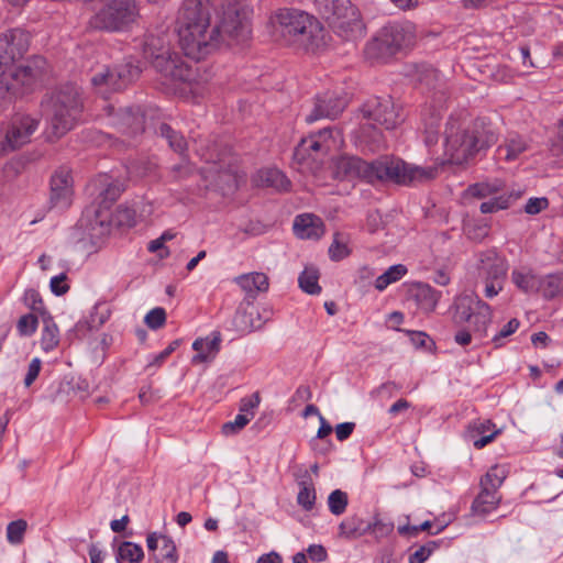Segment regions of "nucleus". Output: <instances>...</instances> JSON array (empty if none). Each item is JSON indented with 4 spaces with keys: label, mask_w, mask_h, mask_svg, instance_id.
Returning <instances> with one entry per match:
<instances>
[{
    "label": "nucleus",
    "mask_w": 563,
    "mask_h": 563,
    "mask_svg": "<svg viewBox=\"0 0 563 563\" xmlns=\"http://www.w3.org/2000/svg\"><path fill=\"white\" fill-rule=\"evenodd\" d=\"M47 118V136L59 139L81 120L84 101L80 89L65 84L55 89L42 102Z\"/></svg>",
    "instance_id": "nucleus-5"
},
{
    "label": "nucleus",
    "mask_w": 563,
    "mask_h": 563,
    "mask_svg": "<svg viewBox=\"0 0 563 563\" xmlns=\"http://www.w3.org/2000/svg\"><path fill=\"white\" fill-rule=\"evenodd\" d=\"M361 117L364 121L360 129V137L366 142L371 151L384 145V135L379 128L394 130L404 122L401 106L390 97L372 98L361 107Z\"/></svg>",
    "instance_id": "nucleus-6"
},
{
    "label": "nucleus",
    "mask_w": 563,
    "mask_h": 563,
    "mask_svg": "<svg viewBox=\"0 0 563 563\" xmlns=\"http://www.w3.org/2000/svg\"><path fill=\"white\" fill-rule=\"evenodd\" d=\"M141 68L132 60L118 65L114 68L102 66L91 76V85L104 98L110 92L124 89L130 82L139 77Z\"/></svg>",
    "instance_id": "nucleus-12"
},
{
    "label": "nucleus",
    "mask_w": 563,
    "mask_h": 563,
    "mask_svg": "<svg viewBox=\"0 0 563 563\" xmlns=\"http://www.w3.org/2000/svg\"><path fill=\"white\" fill-rule=\"evenodd\" d=\"M40 120L31 115L15 117L9 126L5 139L0 143V153L13 151L26 144L31 140V135L38 128Z\"/></svg>",
    "instance_id": "nucleus-16"
},
{
    "label": "nucleus",
    "mask_w": 563,
    "mask_h": 563,
    "mask_svg": "<svg viewBox=\"0 0 563 563\" xmlns=\"http://www.w3.org/2000/svg\"><path fill=\"white\" fill-rule=\"evenodd\" d=\"M73 178L68 170L55 172L51 178L49 203L52 208L66 209L71 205Z\"/></svg>",
    "instance_id": "nucleus-19"
},
{
    "label": "nucleus",
    "mask_w": 563,
    "mask_h": 563,
    "mask_svg": "<svg viewBox=\"0 0 563 563\" xmlns=\"http://www.w3.org/2000/svg\"><path fill=\"white\" fill-rule=\"evenodd\" d=\"M520 197V194H501L499 196H495L492 199L482 202L479 209L482 213H493L497 212L499 210H504L509 208L512 201L518 199Z\"/></svg>",
    "instance_id": "nucleus-36"
},
{
    "label": "nucleus",
    "mask_w": 563,
    "mask_h": 563,
    "mask_svg": "<svg viewBox=\"0 0 563 563\" xmlns=\"http://www.w3.org/2000/svg\"><path fill=\"white\" fill-rule=\"evenodd\" d=\"M254 183L258 187L273 188L275 190H287L290 186V181L277 168H266L260 170L254 177Z\"/></svg>",
    "instance_id": "nucleus-28"
},
{
    "label": "nucleus",
    "mask_w": 563,
    "mask_h": 563,
    "mask_svg": "<svg viewBox=\"0 0 563 563\" xmlns=\"http://www.w3.org/2000/svg\"><path fill=\"white\" fill-rule=\"evenodd\" d=\"M529 148L527 140L518 133H508L503 144L496 150L497 158L500 161H516L522 153Z\"/></svg>",
    "instance_id": "nucleus-23"
},
{
    "label": "nucleus",
    "mask_w": 563,
    "mask_h": 563,
    "mask_svg": "<svg viewBox=\"0 0 563 563\" xmlns=\"http://www.w3.org/2000/svg\"><path fill=\"white\" fill-rule=\"evenodd\" d=\"M452 309V321L455 325L471 321L473 333L478 338L486 336L493 319V310L488 303L476 295H463L455 299Z\"/></svg>",
    "instance_id": "nucleus-11"
},
{
    "label": "nucleus",
    "mask_w": 563,
    "mask_h": 563,
    "mask_svg": "<svg viewBox=\"0 0 563 563\" xmlns=\"http://www.w3.org/2000/svg\"><path fill=\"white\" fill-rule=\"evenodd\" d=\"M538 292L547 299H552L563 295V273L549 274L540 277Z\"/></svg>",
    "instance_id": "nucleus-33"
},
{
    "label": "nucleus",
    "mask_w": 563,
    "mask_h": 563,
    "mask_svg": "<svg viewBox=\"0 0 563 563\" xmlns=\"http://www.w3.org/2000/svg\"><path fill=\"white\" fill-rule=\"evenodd\" d=\"M347 494L341 489H334L328 497V507L332 515H342L347 507Z\"/></svg>",
    "instance_id": "nucleus-44"
},
{
    "label": "nucleus",
    "mask_w": 563,
    "mask_h": 563,
    "mask_svg": "<svg viewBox=\"0 0 563 563\" xmlns=\"http://www.w3.org/2000/svg\"><path fill=\"white\" fill-rule=\"evenodd\" d=\"M93 186L99 190L100 205L104 208H109L124 190L121 184L112 181L107 175L99 176Z\"/></svg>",
    "instance_id": "nucleus-27"
},
{
    "label": "nucleus",
    "mask_w": 563,
    "mask_h": 563,
    "mask_svg": "<svg viewBox=\"0 0 563 563\" xmlns=\"http://www.w3.org/2000/svg\"><path fill=\"white\" fill-rule=\"evenodd\" d=\"M144 558V552L141 545L124 541L120 544L117 554L118 563L129 562L139 563Z\"/></svg>",
    "instance_id": "nucleus-37"
},
{
    "label": "nucleus",
    "mask_w": 563,
    "mask_h": 563,
    "mask_svg": "<svg viewBox=\"0 0 563 563\" xmlns=\"http://www.w3.org/2000/svg\"><path fill=\"white\" fill-rule=\"evenodd\" d=\"M550 151L554 156L563 154V131L558 132V135L551 142Z\"/></svg>",
    "instance_id": "nucleus-63"
},
{
    "label": "nucleus",
    "mask_w": 563,
    "mask_h": 563,
    "mask_svg": "<svg viewBox=\"0 0 563 563\" xmlns=\"http://www.w3.org/2000/svg\"><path fill=\"white\" fill-rule=\"evenodd\" d=\"M507 470L501 465L492 466L485 476L481 479V487H486L488 489H494L498 492V488L503 485L505 478L507 477Z\"/></svg>",
    "instance_id": "nucleus-39"
},
{
    "label": "nucleus",
    "mask_w": 563,
    "mask_h": 563,
    "mask_svg": "<svg viewBox=\"0 0 563 563\" xmlns=\"http://www.w3.org/2000/svg\"><path fill=\"white\" fill-rule=\"evenodd\" d=\"M161 539V552L164 560L167 563H176L177 561V550L174 541L166 536H159Z\"/></svg>",
    "instance_id": "nucleus-51"
},
{
    "label": "nucleus",
    "mask_w": 563,
    "mask_h": 563,
    "mask_svg": "<svg viewBox=\"0 0 563 563\" xmlns=\"http://www.w3.org/2000/svg\"><path fill=\"white\" fill-rule=\"evenodd\" d=\"M42 362L38 357H34L27 367L26 375L24 377V386L30 387L35 379L38 377V374L41 372Z\"/></svg>",
    "instance_id": "nucleus-57"
},
{
    "label": "nucleus",
    "mask_w": 563,
    "mask_h": 563,
    "mask_svg": "<svg viewBox=\"0 0 563 563\" xmlns=\"http://www.w3.org/2000/svg\"><path fill=\"white\" fill-rule=\"evenodd\" d=\"M144 57L165 78L174 81H187L191 78L190 67L159 36H148L144 43Z\"/></svg>",
    "instance_id": "nucleus-9"
},
{
    "label": "nucleus",
    "mask_w": 563,
    "mask_h": 563,
    "mask_svg": "<svg viewBox=\"0 0 563 563\" xmlns=\"http://www.w3.org/2000/svg\"><path fill=\"white\" fill-rule=\"evenodd\" d=\"M507 272V260L495 251L479 254L478 275L485 285L484 294L487 298H494L503 290Z\"/></svg>",
    "instance_id": "nucleus-13"
},
{
    "label": "nucleus",
    "mask_w": 563,
    "mask_h": 563,
    "mask_svg": "<svg viewBox=\"0 0 563 563\" xmlns=\"http://www.w3.org/2000/svg\"><path fill=\"white\" fill-rule=\"evenodd\" d=\"M347 99L338 92L327 91L316 97L311 112L306 117L308 123L320 119H335L343 112Z\"/></svg>",
    "instance_id": "nucleus-17"
},
{
    "label": "nucleus",
    "mask_w": 563,
    "mask_h": 563,
    "mask_svg": "<svg viewBox=\"0 0 563 563\" xmlns=\"http://www.w3.org/2000/svg\"><path fill=\"white\" fill-rule=\"evenodd\" d=\"M520 325V322L514 318L509 320L501 329L500 331L494 335L493 343L495 344V347H500L503 345V339H506L514 334Z\"/></svg>",
    "instance_id": "nucleus-53"
},
{
    "label": "nucleus",
    "mask_w": 563,
    "mask_h": 563,
    "mask_svg": "<svg viewBox=\"0 0 563 563\" xmlns=\"http://www.w3.org/2000/svg\"><path fill=\"white\" fill-rule=\"evenodd\" d=\"M260 401L261 399L258 394H253L250 397L242 398L240 402L239 413H246L250 416V419L252 420L255 416L254 410L255 408L258 407Z\"/></svg>",
    "instance_id": "nucleus-54"
},
{
    "label": "nucleus",
    "mask_w": 563,
    "mask_h": 563,
    "mask_svg": "<svg viewBox=\"0 0 563 563\" xmlns=\"http://www.w3.org/2000/svg\"><path fill=\"white\" fill-rule=\"evenodd\" d=\"M18 331L21 335H32L37 329V318L32 314H24L18 321Z\"/></svg>",
    "instance_id": "nucleus-50"
},
{
    "label": "nucleus",
    "mask_w": 563,
    "mask_h": 563,
    "mask_svg": "<svg viewBox=\"0 0 563 563\" xmlns=\"http://www.w3.org/2000/svg\"><path fill=\"white\" fill-rule=\"evenodd\" d=\"M442 292L432 288L429 284L416 283L409 288V298L423 312H432L441 298Z\"/></svg>",
    "instance_id": "nucleus-22"
},
{
    "label": "nucleus",
    "mask_w": 563,
    "mask_h": 563,
    "mask_svg": "<svg viewBox=\"0 0 563 563\" xmlns=\"http://www.w3.org/2000/svg\"><path fill=\"white\" fill-rule=\"evenodd\" d=\"M512 284L525 294L538 292L540 277L531 268L518 267L511 272Z\"/></svg>",
    "instance_id": "nucleus-29"
},
{
    "label": "nucleus",
    "mask_w": 563,
    "mask_h": 563,
    "mask_svg": "<svg viewBox=\"0 0 563 563\" xmlns=\"http://www.w3.org/2000/svg\"><path fill=\"white\" fill-rule=\"evenodd\" d=\"M159 134L165 137L170 148L179 154H184L187 150V143L181 134L174 131L169 125L162 124L159 126Z\"/></svg>",
    "instance_id": "nucleus-41"
},
{
    "label": "nucleus",
    "mask_w": 563,
    "mask_h": 563,
    "mask_svg": "<svg viewBox=\"0 0 563 563\" xmlns=\"http://www.w3.org/2000/svg\"><path fill=\"white\" fill-rule=\"evenodd\" d=\"M165 321L166 312L165 309L161 307L150 310L144 318L145 324L152 330H157L162 328Z\"/></svg>",
    "instance_id": "nucleus-47"
},
{
    "label": "nucleus",
    "mask_w": 563,
    "mask_h": 563,
    "mask_svg": "<svg viewBox=\"0 0 563 563\" xmlns=\"http://www.w3.org/2000/svg\"><path fill=\"white\" fill-rule=\"evenodd\" d=\"M59 343V331L55 323L45 321L42 331L41 345L45 352L54 350Z\"/></svg>",
    "instance_id": "nucleus-42"
},
{
    "label": "nucleus",
    "mask_w": 563,
    "mask_h": 563,
    "mask_svg": "<svg viewBox=\"0 0 563 563\" xmlns=\"http://www.w3.org/2000/svg\"><path fill=\"white\" fill-rule=\"evenodd\" d=\"M44 65L45 60L36 57L26 65L10 64L0 69V112L34 88L42 79Z\"/></svg>",
    "instance_id": "nucleus-7"
},
{
    "label": "nucleus",
    "mask_w": 563,
    "mask_h": 563,
    "mask_svg": "<svg viewBox=\"0 0 563 563\" xmlns=\"http://www.w3.org/2000/svg\"><path fill=\"white\" fill-rule=\"evenodd\" d=\"M500 501V495L494 489L482 487L479 494L472 504V510L476 515H487L495 510Z\"/></svg>",
    "instance_id": "nucleus-31"
},
{
    "label": "nucleus",
    "mask_w": 563,
    "mask_h": 563,
    "mask_svg": "<svg viewBox=\"0 0 563 563\" xmlns=\"http://www.w3.org/2000/svg\"><path fill=\"white\" fill-rule=\"evenodd\" d=\"M176 23L179 45L195 60L205 58L223 42L238 44L251 35L249 9L241 0H225L220 23L213 26L206 1L184 0Z\"/></svg>",
    "instance_id": "nucleus-1"
},
{
    "label": "nucleus",
    "mask_w": 563,
    "mask_h": 563,
    "mask_svg": "<svg viewBox=\"0 0 563 563\" xmlns=\"http://www.w3.org/2000/svg\"><path fill=\"white\" fill-rule=\"evenodd\" d=\"M413 79L429 90H434L433 102L442 101L444 97V82L440 73L431 65L420 64L415 67Z\"/></svg>",
    "instance_id": "nucleus-20"
},
{
    "label": "nucleus",
    "mask_w": 563,
    "mask_h": 563,
    "mask_svg": "<svg viewBox=\"0 0 563 563\" xmlns=\"http://www.w3.org/2000/svg\"><path fill=\"white\" fill-rule=\"evenodd\" d=\"M504 189V181L500 179L485 180L473 184L466 189V194L471 197L484 199L495 196Z\"/></svg>",
    "instance_id": "nucleus-34"
},
{
    "label": "nucleus",
    "mask_w": 563,
    "mask_h": 563,
    "mask_svg": "<svg viewBox=\"0 0 563 563\" xmlns=\"http://www.w3.org/2000/svg\"><path fill=\"white\" fill-rule=\"evenodd\" d=\"M498 140L483 119L467 121L450 118L445 129L444 154L452 164H464L485 152Z\"/></svg>",
    "instance_id": "nucleus-3"
},
{
    "label": "nucleus",
    "mask_w": 563,
    "mask_h": 563,
    "mask_svg": "<svg viewBox=\"0 0 563 563\" xmlns=\"http://www.w3.org/2000/svg\"><path fill=\"white\" fill-rule=\"evenodd\" d=\"M49 288L56 296L65 295L69 290V285L67 284V275L62 273L52 277L49 282Z\"/></svg>",
    "instance_id": "nucleus-55"
},
{
    "label": "nucleus",
    "mask_w": 563,
    "mask_h": 563,
    "mask_svg": "<svg viewBox=\"0 0 563 563\" xmlns=\"http://www.w3.org/2000/svg\"><path fill=\"white\" fill-rule=\"evenodd\" d=\"M179 341L175 340L163 350L161 353L153 356L152 361L148 363V366H159L178 347Z\"/></svg>",
    "instance_id": "nucleus-58"
},
{
    "label": "nucleus",
    "mask_w": 563,
    "mask_h": 563,
    "mask_svg": "<svg viewBox=\"0 0 563 563\" xmlns=\"http://www.w3.org/2000/svg\"><path fill=\"white\" fill-rule=\"evenodd\" d=\"M27 523L23 519L11 521L7 527V540L11 544H20L23 541Z\"/></svg>",
    "instance_id": "nucleus-46"
},
{
    "label": "nucleus",
    "mask_w": 563,
    "mask_h": 563,
    "mask_svg": "<svg viewBox=\"0 0 563 563\" xmlns=\"http://www.w3.org/2000/svg\"><path fill=\"white\" fill-rule=\"evenodd\" d=\"M298 486L297 503L302 509L310 511L314 507L317 495L314 484L307 471L298 482Z\"/></svg>",
    "instance_id": "nucleus-32"
},
{
    "label": "nucleus",
    "mask_w": 563,
    "mask_h": 563,
    "mask_svg": "<svg viewBox=\"0 0 563 563\" xmlns=\"http://www.w3.org/2000/svg\"><path fill=\"white\" fill-rule=\"evenodd\" d=\"M236 284L250 296L254 297L268 289V278L264 273H249L235 278Z\"/></svg>",
    "instance_id": "nucleus-30"
},
{
    "label": "nucleus",
    "mask_w": 563,
    "mask_h": 563,
    "mask_svg": "<svg viewBox=\"0 0 563 563\" xmlns=\"http://www.w3.org/2000/svg\"><path fill=\"white\" fill-rule=\"evenodd\" d=\"M251 421L250 416L246 413H238L234 420L229 421L222 426V433L232 435L241 431Z\"/></svg>",
    "instance_id": "nucleus-48"
},
{
    "label": "nucleus",
    "mask_w": 563,
    "mask_h": 563,
    "mask_svg": "<svg viewBox=\"0 0 563 563\" xmlns=\"http://www.w3.org/2000/svg\"><path fill=\"white\" fill-rule=\"evenodd\" d=\"M408 269L402 264L390 266L386 272L379 275L375 280V288L379 291L385 290L389 285L400 280Z\"/></svg>",
    "instance_id": "nucleus-35"
},
{
    "label": "nucleus",
    "mask_w": 563,
    "mask_h": 563,
    "mask_svg": "<svg viewBox=\"0 0 563 563\" xmlns=\"http://www.w3.org/2000/svg\"><path fill=\"white\" fill-rule=\"evenodd\" d=\"M317 12L330 25L339 30H346L360 22V13L350 0H312Z\"/></svg>",
    "instance_id": "nucleus-14"
},
{
    "label": "nucleus",
    "mask_w": 563,
    "mask_h": 563,
    "mask_svg": "<svg viewBox=\"0 0 563 563\" xmlns=\"http://www.w3.org/2000/svg\"><path fill=\"white\" fill-rule=\"evenodd\" d=\"M272 22L276 31L289 43L298 44L307 51L316 52L327 45V32L312 14L295 9H278Z\"/></svg>",
    "instance_id": "nucleus-4"
},
{
    "label": "nucleus",
    "mask_w": 563,
    "mask_h": 563,
    "mask_svg": "<svg viewBox=\"0 0 563 563\" xmlns=\"http://www.w3.org/2000/svg\"><path fill=\"white\" fill-rule=\"evenodd\" d=\"M350 254L346 238L341 233H335L333 242L329 247V255L333 261H341Z\"/></svg>",
    "instance_id": "nucleus-45"
},
{
    "label": "nucleus",
    "mask_w": 563,
    "mask_h": 563,
    "mask_svg": "<svg viewBox=\"0 0 563 563\" xmlns=\"http://www.w3.org/2000/svg\"><path fill=\"white\" fill-rule=\"evenodd\" d=\"M318 280L319 273L313 267H306L298 278L299 287L309 295H319L321 292Z\"/></svg>",
    "instance_id": "nucleus-38"
},
{
    "label": "nucleus",
    "mask_w": 563,
    "mask_h": 563,
    "mask_svg": "<svg viewBox=\"0 0 563 563\" xmlns=\"http://www.w3.org/2000/svg\"><path fill=\"white\" fill-rule=\"evenodd\" d=\"M340 536L346 539H354L364 532V521L356 517H349L339 525Z\"/></svg>",
    "instance_id": "nucleus-40"
},
{
    "label": "nucleus",
    "mask_w": 563,
    "mask_h": 563,
    "mask_svg": "<svg viewBox=\"0 0 563 563\" xmlns=\"http://www.w3.org/2000/svg\"><path fill=\"white\" fill-rule=\"evenodd\" d=\"M294 231L300 239H319L323 234V227L318 217L305 213L295 218Z\"/></svg>",
    "instance_id": "nucleus-25"
},
{
    "label": "nucleus",
    "mask_w": 563,
    "mask_h": 563,
    "mask_svg": "<svg viewBox=\"0 0 563 563\" xmlns=\"http://www.w3.org/2000/svg\"><path fill=\"white\" fill-rule=\"evenodd\" d=\"M437 168L407 164L400 158L380 157L366 162L356 156H341L334 163L339 179H361L368 184L393 181L398 185H416L435 177Z\"/></svg>",
    "instance_id": "nucleus-2"
},
{
    "label": "nucleus",
    "mask_w": 563,
    "mask_h": 563,
    "mask_svg": "<svg viewBox=\"0 0 563 563\" xmlns=\"http://www.w3.org/2000/svg\"><path fill=\"white\" fill-rule=\"evenodd\" d=\"M432 523L431 521H424L420 526H406L402 528H399V532L401 534H409L412 537H416L420 531H427L431 528Z\"/></svg>",
    "instance_id": "nucleus-61"
},
{
    "label": "nucleus",
    "mask_w": 563,
    "mask_h": 563,
    "mask_svg": "<svg viewBox=\"0 0 563 563\" xmlns=\"http://www.w3.org/2000/svg\"><path fill=\"white\" fill-rule=\"evenodd\" d=\"M454 341L461 346H466L472 342V333L466 329H460L454 335Z\"/></svg>",
    "instance_id": "nucleus-64"
},
{
    "label": "nucleus",
    "mask_w": 563,
    "mask_h": 563,
    "mask_svg": "<svg viewBox=\"0 0 563 563\" xmlns=\"http://www.w3.org/2000/svg\"><path fill=\"white\" fill-rule=\"evenodd\" d=\"M30 36L24 30L12 29L0 34V69L15 64L27 51Z\"/></svg>",
    "instance_id": "nucleus-15"
},
{
    "label": "nucleus",
    "mask_w": 563,
    "mask_h": 563,
    "mask_svg": "<svg viewBox=\"0 0 563 563\" xmlns=\"http://www.w3.org/2000/svg\"><path fill=\"white\" fill-rule=\"evenodd\" d=\"M355 429L354 422H343L335 427V435L339 441H345Z\"/></svg>",
    "instance_id": "nucleus-59"
},
{
    "label": "nucleus",
    "mask_w": 563,
    "mask_h": 563,
    "mask_svg": "<svg viewBox=\"0 0 563 563\" xmlns=\"http://www.w3.org/2000/svg\"><path fill=\"white\" fill-rule=\"evenodd\" d=\"M437 548V541L427 542L410 554L409 563H424Z\"/></svg>",
    "instance_id": "nucleus-49"
},
{
    "label": "nucleus",
    "mask_w": 563,
    "mask_h": 563,
    "mask_svg": "<svg viewBox=\"0 0 563 563\" xmlns=\"http://www.w3.org/2000/svg\"><path fill=\"white\" fill-rule=\"evenodd\" d=\"M307 553L314 562H322L327 559L328 554L325 549L320 544H311L307 549Z\"/></svg>",
    "instance_id": "nucleus-60"
},
{
    "label": "nucleus",
    "mask_w": 563,
    "mask_h": 563,
    "mask_svg": "<svg viewBox=\"0 0 563 563\" xmlns=\"http://www.w3.org/2000/svg\"><path fill=\"white\" fill-rule=\"evenodd\" d=\"M427 113H423V121H424V143L428 146H431L438 142V135H439V128H440V121H441V113L440 110L432 113L431 119L428 121L426 118Z\"/></svg>",
    "instance_id": "nucleus-43"
},
{
    "label": "nucleus",
    "mask_w": 563,
    "mask_h": 563,
    "mask_svg": "<svg viewBox=\"0 0 563 563\" xmlns=\"http://www.w3.org/2000/svg\"><path fill=\"white\" fill-rule=\"evenodd\" d=\"M548 206L549 201L544 197L530 198L525 206V211L528 214H538L542 210L547 209Z\"/></svg>",
    "instance_id": "nucleus-56"
},
{
    "label": "nucleus",
    "mask_w": 563,
    "mask_h": 563,
    "mask_svg": "<svg viewBox=\"0 0 563 563\" xmlns=\"http://www.w3.org/2000/svg\"><path fill=\"white\" fill-rule=\"evenodd\" d=\"M90 563H103L104 553L96 543L91 544L88 550Z\"/></svg>",
    "instance_id": "nucleus-62"
},
{
    "label": "nucleus",
    "mask_w": 563,
    "mask_h": 563,
    "mask_svg": "<svg viewBox=\"0 0 563 563\" xmlns=\"http://www.w3.org/2000/svg\"><path fill=\"white\" fill-rule=\"evenodd\" d=\"M221 335L219 332H212L206 338H200L194 341L192 349L197 354L192 357L194 363H202L214 355L220 350Z\"/></svg>",
    "instance_id": "nucleus-26"
},
{
    "label": "nucleus",
    "mask_w": 563,
    "mask_h": 563,
    "mask_svg": "<svg viewBox=\"0 0 563 563\" xmlns=\"http://www.w3.org/2000/svg\"><path fill=\"white\" fill-rule=\"evenodd\" d=\"M468 431L474 439L473 444L476 449H483L500 433V430L496 429L490 420L482 419L471 422Z\"/></svg>",
    "instance_id": "nucleus-24"
},
{
    "label": "nucleus",
    "mask_w": 563,
    "mask_h": 563,
    "mask_svg": "<svg viewBox=\"0 0 563 563\" xmlns=\"http://www.w3.org/2000/svg\"><path fill=\"white\" fill-rule=\"evenodd\" d=\"M136 211L126 206H119L115 211V219L119 225L133 227L135 224Z\"/></svg>",
    "instance_id": "nucleus-52"
},
{
    "label": "nucleus",
    "mask_w": 563,
    "mask_h": 563,
    "mask_svg": "<svg viewBox=\"0 0 563 563\" xmlns=\"http://www.w3.org/2000/svg\"><path fill=\"white\" fill-rule=\"evenodd\" d=\"M140 16L137 0H108L89 20L91 29L120 32L128 30Z\"/></svg>",
    "instance_id": "nucleus-10"
},
{
    "label": "nucleus",
    "mask_w": 563,
    "mask_h": 563,
    "mask_svg": "<svg viewBox=\"0 0 563 563\" xmlns=\"http://www.w3.org/2000/svg\"><path fill=\"white\" fill-rule=\"evenodd\" d=\"M342 139L339 132L333 134V130L324 129L319 131L317 134H312L307 139H303L297 147L296 155L302 156L308 152L316 154H328L332 150L340 146Z\"/></svg>",
    "instance_id": "nucleus-18"
},
{
    "label": "nucleus",
    "mask_w": 563,
    "mask_h": 563,
    "mask_svg": "<svg viewBox=\"0 0 563 563\" xmlns=\"http://www.w3.org/2000/svg\"><path fill=\"white\" fill-rule=\"evenodd\" d=\"M415 43L413 25L408 22H394L380 29L367 43L365 55L373 60H386L409 49Z\"/></svg>",
    "instance_id": "nucleus-8"
},
{
    "label": "nucleus",
    "mask_w": 563,
    "mask_h": 563,
    "mask_svg": "<svg viewBox=\"0 0 563 563\" xmlns=\"http://www.w3.org/2000/svg\"><path fill=\"white\" fill-rule=\"evenodd\" d=\"M115 124L123 134L136 136L144 131L145 114L141 107L124 108L117 114Z\"/></svg>",
    "instance_id": "nucleus-21"
}]
</instances>
